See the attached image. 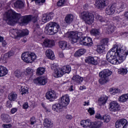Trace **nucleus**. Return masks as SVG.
<instances>
[{
  "mask_svg": "<svg viewBox=\"0 0 128 128\" xmlns=\"http://www.w3.org/2000/svg\"><path fill=\"white\" fill-rule=\"evenodd\" d=\"M20 88H21L20 92L22 96H24V94H28V87L21 86Z\"/></svg>",
  "mask_w": 128,
  "mask_h": 128,
  "instance_id": "nucleus-45",
  "label": "nucleus"
},
{
  "mask_svg": "<svg viewBox=\"0 0 128 128\" xmlns=\"http://www.w3.org/2000/svg\"><path fill=\"white\" fill-rule=\"evenodd\" d=\"M80 18L87 24H92L94 22V15L88 12H82L80 14Z\"/></svg>",
  "mask_w": 128,
  "mask_h": 128,
  "instance_id": "nucleus-4",
  "label": "nucleus"
},
{
  "mask_svg": "<svg viewBox=\"0 0 128 128\" xmlns=\"http://www.w3.org/2000/svg\"><path fill=\"white\" fill-rule=\"evenodd\" d=\"M113 20L116 22H120L122 21V18L120 16H116L113 18Z\"/></svg>",
  "mask_w": 128,
  "mask_h": 128,
  "instance_id": "nucleus-50",
  "label": "nucleus"
},
{
  "mask_svg": "<svg viewBox=\"0 0 128 128\" xmlns=\"http://www.w3.org/2000/svg\"><path fill=\"white\" fill-rule=\"evenodd\" d=\"M60 30V24L56 22H50L45 28V34L52 36L56 34Z\"/></svg>",
  "mask_w": 128,
  "mask_h": 128,
  "instance_id": "nucleus-3",
  "label": "nucleus"
},
{
  "mask_svg": "<svg viewBox=\"0 0 128 128\" xmlns=\"http://www.w3.org/2000/svg\"><path fill=\"white\" fill-rule=\"evenodd\" d=\"M66 118L67 120H72V116L71 115H66Z\"/></svg>",
  "mask_w": 128,
  "mask_h": 128,
  "instance_id": "nucleus-62",
  "label": "nucleus"
},
{
  "mask_svg": "<svg viewBox=\"0 0 128 128\" xmlns=\"http://www.w3.org/2000/svg\"><path fill=\"white\" fill-rule=\"evenodd\" d=\"M100 59L97 56L92 57V56H88L85 60V62L89 64H92L93 66H96L98 64Z\"/></svg>",
  "mask_w": 128,
  "mask_h": 128,
  "instance_id": "nucleus-11",
  "label": "nucleus"
},
{
  "mask_svg": "<svg viewBox=\"0 0 128 128\" xmlns=\"http://www.w3.org/2000/svg\"><path fill=\"white\" fill-rule=\"evenodd\" d=\"M64 108V106L59 101L58 104H54L52 106V109L53 110H54V112H62Z\"/></svg>",
  "mask_w": 128,
  "mask_h": 128,
  "instance_id": "nucleus-19",
  "label": "nucleus"
},
{
  "mask_svg": "<svg viewBox=\"0 0 128 128\" xmlns=\"http://www.w3.org/2000/svg\"><path fill=\"white\" fill-rule=\"evenodd\" d=\"M8 98L10 100L14 102V100L18 98V95L16 94V93L12 92L8 95Z\"/></svg>",
  "mask_w": 128,
  "mask_h": 128,
  "instance_id": "nucleus-31",
  "label": "nucleus"
},
{
  "mask_svg": "<svg viewBox=\"0 0 128 128\" xmlns=\"http://www.w3.org/2000/svg\"><path fill=\"white\" fill-rule=\"evenodd\" d=\"M44 125L45 128H52L54 124L52 122L50 119L45 118L44 120Z\"/></svg>",
  "mask_w": 128,
  "mask_h": 128,
  "instance_id": "nucleus-24",
  "label": "nucleus"
},
{
  "mask_svg": "<svg viewBox=\"0 0 128 128\" xmlns=\"http://www.w3.org/2000/svg\"><path fill=\"white\" fill-rule=\"evenodd\" d=\"M8 58V57L6 54H5L1 56L0 62L2 64H6V60Z\"/></svg>",
  "mask_w": 128,
  "mask_h": 128,
  "instance_id": "nucleus-41",
  "label": "nucleus"
},
{
  "mask_svg": "<svg viewBox=\"0 0 128 128\" xmlns=\"http://www.w3.org/2000/svg\"><path fill=\"white\" fill-rule=\"evenodd\" d=\"M113 4L115 5L116 10H118L120 12H122V10H124L126 8V4H124V2Z\"/></svg>",
  "mask_w": 128,
  "mask_h": 128,
  "instance_id": "nucleus-22",
  "label": "nucleus"
},
{
  "mask_svg": "<svg viewBox=\"0 0 128 128\" xmlns=\"http://www.w3.org/2000/svg\"><path fill=\"white\" fill-rule=\"evenodd\" d=\"M110 110L111 112L120 110V105L116 101H112L110 104Z\"/></svg>",
  "mask_w": 128,
  "mask_h": 128,
  "instance_id": "nucleus-17",
  "label": "nucleus"
},
{
  "mask_svg": "<svg viewBox=\"0 0 128 128\" xmlns=\"http://www.w3.org/2000/svg\"><path fill=\"white\" fill-rule=\"evenodd\" d=\"M8 44V43H6V40H4L2 42V46H4V48H6V45Z\"/></svg>",
  "mask_w": 128,
  "mask_h": 128,
  "instance_id": "nucleus-61",
  "label": "nucleus"
},
{
  "mask_svg": "<svg viewBox=\"0 0 128 128\" xmlns=\"http://www.w3.org/2000/svg\"><path fill=\"white\" fill-rule=\"evenodd\" d=\"M96 20H98V22H108V19L102 17V16H100V15H97L96 16Z\"/></svg>",
  "mask_w": 128,
  "mask_h": 128,
  "instance_id": "nucleus-36",
  "label": "nucleus"
},
{
  "mask_svg": "<svg viewBox=\"0 0 128 128\" xmlns=\"http://www.w3.org/2000/svg\"><path fill=\"white\" fill-rule=\"evenodd\" d=\"M88 112L90 116H93V114H94V109L93 108H89L88 110Z\"/></svg>",
  "mask_w": 128,
  "mask_h": 128,
  "instance_id": "nucleus-51",
  "label": "nucleus"
},
{
  "mask_svg": "<svg viewBox=\"0 0 128 128\" xmlns=\"http://www.w3.org/2000/svg\"><path fill=\"white\" fill-rule=\"evenodd\" d=\"M116 12V5L112 4L108 6L106 9V13L108 16H112Z\"/></svg>",
  "mask_w": 128,
  "mask_h": 128,
  "instance_id": "nucleus-18",
  "label": "nucleus"
},
{
  "mask_svg": "<svg viewBox=\"0 0 128 128\" xmlns=\"http://www.w3.org/2000/svg\"><path fill=\"white\" fill-rule=\"evenodd\" d=\"M7 108H12V102L10 101H8L6 103Z\"/></svg>",
  "mask_w": 128,
  "mask_h": 128,
  "instance_id": "nucleus-58",
  "label": "nucleus"
},
{
  "mask_svg": "<svg viewBox=\"0 0 128 128\" xmlns=\"http://www.w3.org/2000/svg\"><path fill=\"white\" fill-rule=\"evenodd\" d=\"M102 44H108V38H106L101 40Z\"/></svg>",
  "mask_w": 128,
  "mask_h": 128,
  "instance_id": "nucleus-54",
  "label": "nucleus"
},
{
  "mask_svg": "<svg viewBox=\"0 0 128 128\" xmlns=\"http://www.w3.org/2000/svg\"><path fill=\"white\" fill-rule=\"evenodd\" d=\"M43 44L46 48H52L54 46V41L46 38L44 40Z\"/></svg>",
  "mask_w": 128,
  "mask_h": 128,
  "instance_id": "nucleus-20",
  "label": "nucleus"
},
{
  "mask_svg": "<svg viewBox=\"0 0 128 128\" xmlns=\"http://www.w3.org/2000/svg\"><path fill=\"white\" fill-rule=\"evenodd\" d=\"M34 84H36L44 86V84L48 82V78L43 76L38 78H37L34 80Z\"/></svg>",
  "mask_w": 128,
  "mask_h": 128,
  "instance_id": "nucleus-16",
  "label": "nucleus"
},
{
  "mask_svg": "<svg viewBox=\"0 0 128 128\" xmlns=\"http://www.w3.org/2000/svg\"><path fill=\"white\" fill-rule=\"evenodd\" d=\"M22 58L24 62L27 64H32L34 60H36V55L34 52H25L22 54Z\"/></svg>",
  "mask_w": 128,
  "mask_h": 128,
  "instance_id": "nucleus-6",
  "label": "nucleus"
},
{
  "mask_svg": "<svg viewBox=\"0 0 128 128\" xmlns=\"http://www.w3.org/2000/svg\"><path fill=\"white\" fill-rule=\"evenodd\" d=\"M128 100V94L122 95L120 96V98L118 99V100L120 102H126Z\"/></svg>",
  "mask_w": 128,
  "mask_h": 128,
  "instance_id": "nucleus-39",
  "label": "nucleus"
},
{
  "mask_svg": "<svg viewBox=\"0 0 128 128\" xmlns=\"http://www.w3.org/2000/svg\"><path fill=\"white\" fill-rule=\"evenodd\" d=\"M109 2L108 0H97L95 2V6L98 10H102L108 4Z\"/></svg>",
  "mask_w": 128,
  "mask_h": 128,
  "instance_id": "nucleus-9",
  "label": "nucleus"
},
{
  "mask_svg": "<svg viewBox=\"0 0 128 128\" xmlns=\"http://www.w3.org/2000/svg\"><path fill=\"white\" fill-rule=\"evenodd\" d=\"M102 126V122H93L92 124V128H100Z\"/></svg>",
  "mask_w": 128,
  "mask_h": 128,
  "instance_id": "nucleus-42",
  "label": "nucleus"
},
{
  "mask_svg": "<svg viewBox=\"0 0 128 128\" xmlns=\"http://www.w3.org/2000/svg\"><path fill=\"white\" fill-rule=\"evenodd\" d=\"M14 74L16 78H22V76H24V72H20V70H16L14 72Z\"/></svg>",
  "mask_w": 128,
  "mask_h": 128,
  "instance_id": "nucleus-44",
  "label": "nucleus"
},
{
  "mask_svg": "<svg viewBox=\"0 0 128 128\" xmlns=\"http://www.w3.org/2000/svg\"><path fill=\"white\" fill-rule=\"evenodd\" d=\"M90 34L92 36H98L100 34V32L98 29L93 28L90 30Z\"/></svg>",
  "mask_w": 128,
  "mask_h": 128,
  "instance_id": "nucleus-37",
  "label": "nucleus"
},
{
  "mask_svg": "<svg viewBox=\"0 0 128 128\" xmlns=\"http://www.w3.org/2000/svg\"><path fill=\"white\" fill-rule=\"evenodd\" d=\"M108 100V96H105L104 97L100 98L98 100V102L100 106H103L106 104Z\"/></svg>",
  "mask_w": 128,
  "mask_h": 128,
  "instance_id": "nucleus-30",
  "label": "nucleus"
},
{
  "mask_svg": "<svg viewBox=\"0 0 128 128\" xmlns=\"http://www.w3.org/2000/svg\"><path fill=\"white\" fill-rule=\"evenodd\" d=\"M64 108L68 106V104H70V96L68 94H65L62 96L58 101Z\"/></svg>",
  "mask_w": 128,
  "mask_h": 128,
  "instance_id": "nucleus-14",
  "label": "nucleus"
},
{
  "mask_svg": "<svg viewBox=\"0 0 128 128\" xmlns=\"http://www.w3.org/2000/svg\"><path fill=\"white\" fill-rule=\"evenodd\" d=\"M51 68L52 70L54 71V76H55V78H61V76H62L64 74L62 69L58 68L56 66L52 65Z\"/></svg>",
  "mask_w": 128,
  "mask_h": 128,
  "instance_id": "nucleus-13",
  "label": "nucleus"
},
{
  "mask_svg": "<svg viewBox=\"0 0 128 128\" xmlns=\"http://www.w3.org/2000/svg\"><path fill=\"white\" fill-rule=\"evenodd\" d=\"M28 108V104L26 102L23 104V108L26 110V108Z\"/></svg>",
  "mask_w": 128,
  "mask_h": 128,
  "instance_id": "nucleus-60",
  "label": "nucleus"
},
{
  "mask_svg": "<svg viewBox=\"0 0 128 128\" xmlns=\"http://www.w3.org/2000/svg\"><path fill=\"white\" fill-rule=\"evenodd\" d=\"M128 52H126L115 45L106 54L107 60L112 64H120L126 60Z\"/></svg>",
  "mask_w": 128,
  "mask_h": 128,
  "instance_id": "nucleus-2",
  "label": "nucleus"
},
{
  "mask_svg": "<svg viewBox=\"0 0 128 128\" xmlns=\"http://www.w3.org/2000/svg\"><path fill=\"white\" fill-rule=\"evenodd\" d=\"M112 72L108 70H104L102 71H101L99 73V76L101 78L99 80V82L100 84H106L108 82L110 79L108 77L112 74Z\"/></svg>",
  "mask_w": 128,
  "mask_h": 128,
  "instance_id": "nucleus-7",
  "label": "nucleus"
},
{
  "mask_svg": "<svg viewBox=\"0 0 128 128\" xmlns=\"http://www.w3.org/2000/svg\"><path fill=\"white\" fill-rule=\"evenodd\" d=\"M10 34L12 38H22L28 34V30H18L16 29H12L10 30Z\"/></svg>",
  "mask_w": 128,
  "mask_h": 128,
  "instance_id": "nucleus-5",
  "label": "nucleus"
},
{
  "mask_svg": "<svg viewBox=\"0 0 128 128\" xmlns=\"http://www.w3.org/2000/svg\"><path fill=\"white\" fill-rule=\"evenodd\" d=\"M86 52V49H79L74 53V56H75V58H80V56H82V54H84Z\"/></svg>",
  "mask_w": 128,
  "mask_h": 128,
  "instance_id": "nucleus-29",
  "label": "nucleus"
},
{
  "mask_svg": "<svg viewBox=\"0 0 128 128\" xmlns=\"http://www.w3.org/2000/svg\"><path fill=\"white\" fill-rule=\"evenodd\" d=\"M14 6L16 8H22L24 6V2L22 0H17L14 4Z\"/></svg>",
  "mask_w": 128,
  "mask_h": 128,
  "instance_id": "nucleus-32",
  "label": "nucleus"
},
{
  "mask_svg": "<svg viewBox=\"0 0 128 128\" xmlns=\"http://www.w3.org/2000/svg\"><path fill=\"white\" fill-rule=\"evenodd\" d=\"M10 116L6 114H1L0 118L4 122H9L8 118Z\"/></svg>",
  "mask_w": 128,
  "mask_h": 128,
  "instance_id": "nucleus-38",
  "label": "nucleus"
},
{
  "mask_svg": "<svg viewBox=\"0 0 128 128\" xmlns=\"http://www.w3.org/2000/svg\"><path fill=\"white\" fill-rule=\"evenodd\" d=\"M96 50L98 54H102L104 52V44L98 46Z\"/></svg>",
  "mask_w": 128,
  "mask_h": 128,
  "instance_id": "nucleus-43",
  "label": "nucleus"
},
{
  "mask_svg": "<svg viewBox=\"0 0 128 128\" xmlns=\"http://www.w3.org/2000/svg\"><path fill=\"white\" fill-rule=\"evenodd\" d=\"M6 22L10 26H14L16 22L19 24H28L30 20L34 22V26L36 28H40V25L36 22L37 20L36 17H32V16H22L20 14L14 12V11L10 10L5 13Z\"/></svg>",
  "mask_w": 128,
  "mask_h": 128,
  "instance_id": "nucleus-1",
  "label": "nucleus"
},
{
  "mask_svg": "<svg viewBox=\"0 0 128 128\" xmlns=\"http://www.w3.org/2000/svg\"><path fill=\"white\" fill-rule=\"evenodd\" d=\"M8 58H10V56H12L14 54V50H10L8 52L6 53Z\"/></svg>",
  "mask_w": 128,
  "mask_h": 128,
  "instance_id": "nucleus-53",
  "label": "nucleus"
},
{
  "mask_svg": "<svg viewBox=\"0 0 128 128\" xmlns=\"http://www.w3.org/2000/svg\"><path fill=\"white\" fill-rule=\"evenodd\" d=\"M110 92L111 94H113V96H114L115 94H116L120 92V90H118V88H111L110 89Z\"/></svg>",
  "mask_w": 128,
  "mask_h": 128,
  "instance_id": "nucleus-40",
  "label": "nucleus"
},
{
  "mask_svg": "<svg viewBox=\"0 0 128 128\" xmlns=\"http://www.w3.org/2000/svg\"><path fill=\"white\" fill-rule=\"evenodd\" d=\"M26 76H32L33 74H34V70L30 68H28L26 71Z\"/></svg>",
  "mask_w": 128,
  "mask_h": 128,
  "instance_id": "nucleus-49",
  "label": "nucleus"
},
{
  "mask_svg": "<svg viewBox=\"0 0 128 128\" xmlns=\"http://www.w3.org/2000/svg\"><path fill=\"white\" fill-rule=\"evenodd\" d=\"M96 118L98 120H102V117L100 114H97L96 115Z\"/></svg>",
  "mask_w": 128,
  "mask_h": 128,
  "instance_id": "nucleus-59",
  "label": "nucleus"
},
{
  "mask_svg": "<svg viewBox=\"0 0 128 128\" xmlns=\"http://www.w3.org/2000/svg\"><path fill=\"white\" fill-rule=\"evenodd\" d=\"M81 40L80 41V44L82 46H92V40L90 38L84 37V38H81Z\"/></svg>",
  "mask_w": 128,
  "mask_h": 128,
  "instance_id": "nucleus-12",
  "label": "nucleus"
},
{
  "mask_svg": "<svg viewBox=\"0 0 128 128\" xmlns=\"http://www.w3.org/2000/svg\"><path fill=\"white\" fill-rule=\"evenodd\" d=\"M2 128H12V124H2Z\"/></svg>",
  "mask_w": 128,
  "mask_h": 128,
  "instance_id": "nucleus-56",
  "label": "nucleus"
},
{
  "mask_svg": "<svg viewBox=\"0 0 128 128\" xmlns=\"http://www.w3.org/2000/svg\"><path fill=\"white\" fill-rule=\"evenodd\" d=\"M124 16L125 18H126L128 20V12H126L124 13Z\"/></svg>",
  "mask_w": 128,
  "mask_h": 128,
  "instance_id": "nucleus-64",
  "label": "nucleus"
},
{
  "mask_svg": "<svg viewBox=\"0 0 128 128\" xmlns=\"http://www.w3.org/2000/svg\"><path fill=\"white\" fill-rule=\"evenodd\" d=\"M30 124H36V118L34 116H32L30 118Z\"/></svg>",
  "mask_w": 128,
  "mask_h": 128,
  "instance_id": "nucleus-55",
  "label": "nucleus"
},
{
  "mask_svg": "<svg viewBox=\"0 0 128 128\" xmlns=\"http://www.w3.org/2000/svg\"><path fill=\"white\" fill-rule=\"evenodd\" d=\"M65 2V0H60L58 2L57 6H62L64 4Z\"/></svg>",
  "mask_w": 128,
  "mask_h": 128,
  "instance_id": "nucleus-52",
  "label": "nucleus"
},
{
  "mask_svg": "<svg viewBox=\"0 0 128 128\" xmlns=\"http://www.w3.org/2000/svg\"><path fill=\"white\" fill-rule=\"evenodd\" d=\"M72 80H74L76 84H80L82 82V80H84V78H82V77H80V76H74L72 78Z\"/></svg>",
  "mask_w": 128,
  "mask_h": 128,
  "instance_id": "nucleus-28",
  "label": "nucleus"
},
{
  "mask_svg": "<svg viewBox=\"0 0 128 128\" xmlns=\"http://www.w3.org/2000/svg\"><path fill=\"white\" fill-rule=\"evenodd\" d=\"M74 20V16L72 14L67 15L65 18V22L66 24H70Z\"/></svg>",
  "mask_w": 128,
  "mask_h": 128,
  "instance_id": "nucleus-33",
  "label": "nucleus"
},
{
  "mask_svg": "<svg viewBox=\"0 0 128 128\" xmlns=\"http://www.w3.org/2000/svg\"><path fill=\"white\" fill-rule=\"evenodd\" d=\"M62 70L64 74H70L72 70V68L70 66L68 65L66 66H64L62 68Z\"/></svg>",
  "mask_w": 128,
  "mask_h": 128,
  "instance_id": "nucleus-34",
  "label": "nucleus"
},
{
  "mask_svg": "<svg viewBox=\"0 0 128 128\" xmlns=\"http://www.w3.org/2000/svg\"><path fill=\"white\" fill-rule=\"evenodd\" d=\"M111 119L112 118L109 115H104L102 118V120H104V122H106V124L107 122H110Z\"/></svg>",
  "mask_w": 128,
  "mask_h": 128,
  "instance_id": "nucleus-48",
  "label": "nucleus"
},
{
  "mask_svg": "<svg viewBox=\"0 0 128 128\" xmlns=\"http://www.w3.org/2000/svg\"><path fill=\"white\" fill-rule=\"evenodd\" d=\"M118 73L120 74H128V69L126 68H120L118 70Z\"/></svg>",
  "mask_w": 128,
  "mask_h": 128,
  "instance_id": "nucleus-46",
  "label": "nucleus"
},
{
  "mask_svg": "<svg viewBox=\"0 0 128 128\" xmlns=\"http://www.w3.org/2000/svg\"><path fill=\"white\" fill-rule=\"evenodd\" d=\"M46 54L47 58H48L50 60H54V58H56L54 52L50 50H46Z\"/></svg>",
  "mask_w": 128,
  "mask_h": 128,
  "instance_id": "nucleus-27",
  "label": "nucleus"
},
{
  "mask_svg": "<svg viewBox=\"0 0 128 128\" xmlns=\"http://www.w3.org/2000/svg\"><path fill=\"white\" fill-rule=\"evenodd\" d=\"M103 26L107 28V31L109 34H112V32H114V26L112 25L108 22L106 24H104Z\"/></svg>",
  "mask_w": 128,
  "mask_h": 128,
  "instance_id": "nucleus-21",
  "label": "nucleus"
},
{
  "mask_svg": "<svg viewBox=\"0 0 128 128\" xmlns=\"http://www.w3.org/2000/svg\"><path fill=\"white\" fill-rule=\"evenodd\" d=\"M67 36H68V38L71 40L72 44H76L78 42V38H82V33L80 32L71 31L68 32L66 33Z\"/></svg>",
  "mask_w": 128,
  "mask_h": 128,
  "instance_id": "nucleus-8",
  "label": "nucleus"
},
{
  "mask_svg": "<svg viewBox=\"0 0 128 128\" xmlns=\"http://www.w3.org/2000/svg\"><path fill=\"white\" fill-rule=\"evenodd\" d=\"M45 71H46V69H44V68H39L37 69L36 74H38V76L44 74Z\"/></svg>",
  "mask_w": 128,
  "mask_h": 128,
  "instance_id": "nucleus-47",
  "label": "nucleus"
},
{
  "mask_svg": "<svg viewBox=\"0 0 128 128\" xmlns=\"http://www.w3.org/2000/svg\"><path fill=\"white\" fill-rule=\"evenodd\" d=\"M59 56L61 58H64V53L62 52H60L59 53Z\"/></svg>",
  "mask_w": 128,
  "mask_h": 128,
  "instance_id": "nucleus-63",
  "label": "nucleus"
},
{
  "mask_svg": "<svg viewBox=\"0 0 128 128\" xmlns=\"http://www.w3.org/2000/svg\"><path fill=\"white\" fill-rule=\"evenodd\" d=\"M58 46L62 50H64L68 47V43L66 41H60L58 42Z\"/></svg>",
  "mask_w": 128,
  "mask_h": 128,
  "instance_id": "nucleus-35",
  "label": "nucleus"
},
{
  "mask_svg": "<svg viewBox=\"0 0 128 128\" xmlns=\"http://www.w3.org/2000/svg\"><path fill=\"white\" fill-rule=\"evenodd\" d=\"M52 15L50 14H44L42 17V22H48V20H50L52 18Z\"/></svg>",
  "mask_w": 128,
  "mask_h": 128,
  "instance_id": "nucleus-26",
  "label": "nucleus"
},
{
  "mask_svg": "<svg viewBox=\"0 0 128 128\" xmlns=\"http://www.w3.org/2000/svg\"><path fill=\"white\" fill-rule=\"evenodd\" d=\"M8 72V70L6 68L2 66H0V78L6 76Z\"/></svg>",
  "mask_w": 128,
  "mask_h": 128,
  "instance_id": "nucleus-25",
  "label": "nucleus"
},
{
  "mask_svg": "<svg viewBox=\"0 0 128 128\" xmlns=\"http://www.w3.org/2000/svg\"><path fill=\"white\" fill-rule=\"evenodd\" d=\"M116 128H128V122L126 120L122 118L118 120L116 122Z\"/></svg>",
  "mask_w": 128,
  "mask_h": 128,
  "instance_id": "nucleus-10",
  "label": "nucleus"
},
{
  "mask_svg": "<svg viewBox=\"0 0 128 128\" xmlns=\"http://www.w3.org/2000/svg\"><path fill=\"white\" fill-rule=\"evenodd\" d=\"M16 112H18V108H12L10 110V112L12 114H15Z\"/></svg>",
  "mask_w": 128,
  "mask_h": 128,
  "instance_id": "nucleus-57",
  "label": "nucleus"
},
{
  "mask_svg": "<svg viewBox=\"0 0 128 128\" xmlns=\"http://www.w3.org/2000/svg\"><path fill=\"white\" fill-rule=\"evenodd\" d=\"M46 98L50 102H54V100L57 98L56 93L54 90L48 91L46 94Z\"/></svg>",
  "mask_w": 128,
  "mask_h": 128,
  "instance_id": "nucleus-15",
  "label": "nucleus"
},
{
  "mask_svg": "<svg viewBox=\"0 0 128 128\" xmlns=\"http://www.w3.org/2000/svg\"><path fill=\"white\" fill-rule=\"evenodd\" d=\"M80 125L84 128H90L92 125V122L88 119L83 120L80 122Z\"/></svg>",
  "mask_w": 128,
  "mask_h": 128,
  "instance_id": "nucleus-23",
  "label": "nucleus"
}]
</instances>
